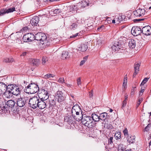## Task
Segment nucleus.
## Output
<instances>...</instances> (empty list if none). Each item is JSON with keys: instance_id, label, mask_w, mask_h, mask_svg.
I'll return each mask as SVG.
<instances>
[{"instance_id": "obj_1", "label": "nucleus", "mask_w": 151, "mask_h": 151, "mask_svg": "<svg viewBox=\"0 0 151 151\" xmlns=\"http://www.w3.org/2000/svg\"><path fill=\"white\" fill-rule=\"evenodd\" d=\"M8 86L13 95L20 96V92L22 89L21 86L15 84H11L8 85Z\"/></svg>"}, {"instance_id": "obj_2", "label": "nucleus", "mask_w": 151, "mask_h": 151, "mask_svg": "<svg viewBox=\"0 0 151 151\" xmlns=\"http://www.w3.org/2000/svg\"><path fill=\"white\" fill-rule=\"evenodd\" d=\"M40 89L37 84L34 83H31L26 88L24 91L28 94H33L38 92Z\"/></svg>"}, {"instance_id": "obj_3", "label": "nucleus", "mask_w": 151, "mask_h": 151, "mask_svg": "<svg viewBox=\"0 0 151 151\" xmlns=\"http://www.w3.org/2000/svg\"><path fill=\"white\" fill-rule=\"evenodd\" d=\"M38 96L39 99L46 100L49 97L47 88H40L38 91Z\"/></svg>"}, {"instance_id": "obj_4", "label": "nucleus", "mask_w": 151, "mask_h": 151, "mask_svg": "<svg viewBox=\"0 0 151 151\" xmlns=\"http://www.w3.org/2000/svg\"><path fill=\"white\" fill-rule=\"evenodd\" d=\"M16 104L15 102L13 100H10L5 102V106H3L1 109L2 112L4 113L7 112L9 108L14 107Z\"/></svg>"}, {"instance_id": "obj_5", "label": "nucleus", "mask_w": 151, "mask_h": 151, "mask_svg": "<svg viewBox=\"0 0 151 151\" xmlns=\"http://www.w3.org/2000/svg\"><path fill=\"white\" fill-rule=\"evenodd\" d=\"M40 99L37 96H34L30 98L29 101V105L32 108L35 109L37 107L38 104Z\"/></svg>"}, {"instance_id": "obj_6", "label": "nucleus", "mask_w": 151, "mask_h": 151, "mask_svg": "<svg viewBox=\"0 0 151 151\" xmlns=\"http://www.w3.org/2000/svg\"><path fill=\"white\" fill-rule=\"evenodd\" d=\"M91 117L89 116H84L82 120V123L85 126L90 127L92 122Z\"/></svg>"}, {"instance_id": "obj_7", "label": "nucleus", "mask_w": 151, "mask_h": 151, "mask_svg": "<svg viewBox=\"0 0 151 151\" xmlns=\"http://www.w3.org/2000/svg\"><path fill=\"white\" fill-rule=\"evenodd\" d=\"M46 38V35L42 32H38L35 36V39L37 41H39L40 43L41 42H42V41L45 40Z\"/></svg>"}, {"instance_id": "obj_8", "label": "nucleus", "mask_w": 151, "mask_h": 151, "mask_svg": "<svg viewBox=\"0 0 151 151\" xmlns=\"http://www.w3.org/2000/svg\"><path fill=\"white\" fill-rule=\"evenodd\" d=\"M132 34L135 36L140 35L142 33L141 28L138 26H133L131 30Z\"/></svg>"}, {"instance_id": "obj_9", "label": "nucleus", "mask_w": 151, "mask_h": 151, "mask_svg": "<svg viewBox=\"0 0 151 151\" xmlns=\"http://www.w3.org/2000/svg\"><path fill=\"white\" fill-rule=\"evenodd\" d=\"M16 104L19 107H23L26 103H27V100L24 98H18L17 99Z\"/></svg>"}, {"instance_id": "obj_10", "label": "nucleus", "mask_w": 151, "mask_h": 151, "mask_svg": "<svg viewBox=\"0 0 151 151\" xmlns=\"http://www.w3.org/2000/svg\"><path fill=\"white\" fill-rule=\"evenodd\" d=\"M61 91H58L56 94V97L57 101L60 103H62L65 100L64 95Z\"/></svg>"}, {"instance_id": "obj_11", "label": "nucleus", "mask_w": 151, "mask_h": 151, "mask_svg": "<svg viewBox=\"0 0 151 151\" xmlns=\"http://www.w3.org/2000/svg\"><path fill=\"white\" fill-rule=\"evenodd\" d=\"M68 9L69 11L71 12V10L75 11H78V10H81L83 9L82 6L81 5V3H78L76 5L70 6Z\"/></svg>"}, {"instance_id": "obj_12", "label": "nucleus", "mask_w": 151, "mask_h": 151, "mask_svg": "<svg viewBox=\"0 0 151 151\" xmlns=\"http://www.w3.org/2000/svg\"><path fill=\"white\" fill-rule=\"evenodd\" d=\"M142 32L145 35H150L151 34V27L149 26L143 27L142 30Z\"/></svg>"}, {"instance_id": "obj_13", "label": "nucleus", "mask_w": 151, "mask_h": 151, "mask_svg": "<svg viewBox=\"0 0 151 151\" xmlns=\"http://www.w3.org/2000/svg\"><path fill=\"white\" fill-rule=\"evenodd\" d=\"M145 11L144 9H139L134 12V14L136 17L142 16L145 14Z\"/></svg>"}, {"instance_id": "obj_14", "label": "nucleus", "mask_w": 151, "mask_h": 151, "mask_svg": "<svg viewBox=\"0 0 151 151\" xmlns=\"http://www.w3.org/2000/svg\"><path fill=\"white\" fill-rule=\"evenodd\" d=\"M38 104L37 107L40 109H44L46 106V101L40 99Z\"/></svg>"}, {"instance_id": "obj_15", "label": "nucleus", "mask_w": 151, "mask_h": 151, "mask_svg": "<svg viewBox=\"0 0 151 151\" xmlns=\"http://www.w3.org/2000/svg\"><path fill=\"white\" fill-rule=\"evenodd\" d=\"M7 87V86L6 84L3 83H0V96L2 95L5 92Z\"/></svg>"}, {"instance_id": "obj_16", "label": "nucleus", "mask_w": 151, "mask_h": 151, "mask_svg": "<svg viewBox=\"0 0 151 151\" xmlns=\"http://www.w3.org/2000/svg\"><path fill=\"white\" fill-rule=\"evenodd\" d=\"M38 17L35 16L30 20V24L33 26H36L39 21Z\"/></svg>"}, {"instance_id": "obj_17", "label": "nucleus", "mask_w": 151, "mask_h": 151, "mask_svg": "<svg viewBox=\"0 0 151 151\" xmlns=\"http://www.w3.org/2000/svg\"><path fill=\"white\" fill-rule=\"evenodd\" d=\"M7 86V89L5 90V92L4 93V96L7 98H10L12 96V93Z\"/></svg>"}, {"instance_id": "obj_18", "label": "nucleus", "mask_w": 151, "mask_h": 151, "mask_svg": "<svg viewBox=\"0 0 151 151\" xmlns=\"http://www.w3.org/2000/svg\"><path fill=\"white\" fill-rule=\"evenodd\" d=\"M50 44H52L50 40H47L45 39V40L42 41V42H41V43L40 44V45H41L42 44L43 47H46L49 46Z\"/></svg>"}, {"instance_id": "obj_19", "label": "nucleus", "mask_w": 151, "mask_h": 151, "mask_svg": "<svg viewBox=\"0 0 151 151\" xmlns=\"http://www.w3.org/2000/svg\"><path fill=\"white\" fill-rule=\"evenodd\" d=\"M30 63L33 66H37L40 63V60L38 59H31L30 60Z\"/></svg>"}, {"instance_id": "obj_20", "label": "nucleus", "mask_w": 151, "mask_h": 151, "mask_svg": "<svg viewBox=\"0 0 151 151\" xmlns=\"http://www.w3.org/2000/svg\"><path fill=\"white\" fill-rule=\"evenodd\" d=\"M136 41L134 39H131L129 40V46L131 49L134 48L136 46Z\"/></svg>"}, {"instance_id": "obj_21", "label": "nucleus", "mask_w": 151, "mask_h": 151, "mask_svg": "<svg viewBox=\"0 0 151 151\" xmlns=\"http://www.w3.org/2000/svg\"><path fill=\"white\" fill-rule=\"evenodd\" d=\"M78 48L79 50L82 52H85L87 50L88 47L86 44L82 43Z\"/></svg>"}, {"instance_id": "obj_22", "label": "nucleus", "mask_w": 151, "mask_h": 151, "mask_svg": "<svg viewBox=\"0 0 151 151\" xmlns=\"http://www.w3.org/2000/svg\"><path fill=\"white\" fill-rule=\"evenodd\" d=\"M69 52L68 51H63L61 54V58L63 59H66L70 57L69 55Z\"/></svg>"}, {"instance_id": "obj_23", "label": "nucleus", "mask_w": 151, "mask_h": 151, "mask_svg": "<svg viewBox=\"0 0 151 151\" xmlns=\"http://www.w3.org/2000/svg\"><path fill=\"white\" fill-rule=\"evenodd\" d=\"M127 142L129 143H132L135 141V136H127L126 137Z\"/></svg>"}, {"instance_id": "obj_24", "label": "nucleus", "mask_w": 151, "mask_h": 151, "mask_svg": "<svg viewBox=\"0 0 151 151\" xmlns=\"http://www.w3.org/2000/svg\"><path fill=\"white\" fill-rule=\"evenodd\" d=\"M73 106V108L76 111V114H79L82 113L80 107L78 104H76Z\"/></svg>"}, {"instance_id": "obj_25", "label": "nucleus", "mask_w": 151, "mask_h": 151, "mask_svg": "<svg viewBox=\"0 0 151 151\" xmlns=\"http://www.w3.org/2000/svg\"><path fill=\"white\" fill-rule=\"evenodd\" d=\"M92 119V120L94 122H98L99 121L100 118L99 116L95 113L92 114H91V117Z\"/></svg>"}, {"instance_id": "obj_26", "label": "nucleus", "mask_w": 151, "mask_h": 151, "mask_svg": "<svg viewBox=\"0 0 151 151\" xmlns=\"http://www.w3.org/2000/svg\"><path fill=\"white\" fill-rule=\"evenodd\" d=\"M83 116L82 113H80L79 114H76L73 117L76 121H80L82 120Z\"/></svg>"}, {"instance_id": "obj_27", "label": "nucleus", "mask_w": 151, "mask_h": 151, "mask_svg": "<svg viewBox=\"0 0 151 151\" xmlns=\"http://www.w3.org/2000/svg\"><path fill=\"white\" fill-rule=\"evenodd\" d=\"M120 47L121 46L119 44L115 43L114 45L111 47V49L113 51H116L120 49Z\"/></svg>"}, {"instance_id": "obj_28", "label": "nucleus", "mask_w": 151, "mask_h": 151, "mask_svg": "<svg viewBox=\"0 0 151 151\" xmlns=\"http://www.w3.org/2000/svg\"><path fill=\"white\" fill-rule=\"evenodd\" d=\"M100 120H104L107 116V114L106 112H103L100 114Z\"/></svg>"}, {"instance_id": "obj_29", "label": "nucleus", "mask_w": 151, "mask_h": 151, "mask_svg": "<svg viewBox=\"0 0 151 151\" xmlns=\"http://www.w3.org/2000/svg\"><path fill=\"white\" fill-rule=\"evenodd\" d=\"M27 35L29 42L35 40V35L32 33H28Z\"/></svg>"}, {"instance_id": "obj_30", "label": "nucleus", "mask_w": 151, "mask_h": 151, "mask_svg": "<svg viewBox=\"0 0 151 151\" xmlns=\"http://www.w3.org/2000/svg\"><path fill=\"white\" fill-rule=\"evenodd\" d=\"M50 41L52 44H55L58 43L60 41V39L59 37L55 38L54 37L51 38L50 39Z\"/></svg>"}, {"instance_id": "obj_31", "label": "nucleus", "mask_w": 151, "mask_h": 151, "mask_svg": "<svg viewBox=\"0 0 151 151\" xmlns=\"http://www.w3.org/2000/svg\"><path fill=\"white\" fill-rule=\"evenodd\" d=\"M136 62L134 64V71L139 72V68L140 66V63H137Z\"/></svg>"}, {"instance_id": "obj_32", "label": "nucleus", "mask_w": 151, "mask_h": 151, "mask_svg": "<svg viewBox=\"0 0 151 151\" xmlns=\"http://www.w3.org/2000/svg\"><path fill=\"white\" fill-rule=\"evenodd\" d=\"M88 0H83L81 2H80L81 6H82L83 9L86 6H88Z\"/></svg>"}, {"instance_id": "obj_33", "label": "nucleus", "mask_w": 151, "mask_h": 151, "mask_svg": "<svg viewBox=\"0 0 151 151\" xmlns=\"http://www.w3.org/2000/svg\"><path fill=\"white\" fill-rule=\"evenodd\" d=\"M72 118L71 116H66L64 118V121L65 122H72Z\"/></svg>"}, {"instance_id": "obj_34", "label": "nucleus", "mask_w": 151, "mask_h": 151, "mask_svg": "<svg viewBox=\"0 0 151 151\" xmlns=\"http://www.w3.org/2000/svg\"><path fill=\"white\" fill-rule=\"evenodd\" d=\"M125 16L123 15L119 16L117 19L116 22L117 23L119 24L123 20H124L125 19Z\"/></svg>"}, {"instance_id": "obj_35", "label": "nucleus", "mask_w": 151, "mask_h": 151, "mask_svg": "<svg viewBox=\"0 0 151 151\" xmlns=\"http://www.w3.org/2000/svg\"><path fill=\"white\" fill-rule=\"evenodd\" d=\"M121 133L119 132H116L114 135L115 139L117 140L120 139L121 137Z\"/></svg>"}, {"instance_id": "obj_36", "label": "nucleus", "mask_w": 151, "mask_h": 151, "mask_svg": "<svg viewBox=\"0 0 151 151\" xmlns=\"http://www.w3.org/2000/svg\"><path fill=\"white\" fill-rule=\"evenodd\" d=\"M78 23H73L70 26V28L71 29L74 30L76 29L77 27Z\"/></svg>"}, {"instance_id": "obj_37", "label": "nucleus", "mask_w": 151, "mask_h": 151, "mask_svg": "<svg viewBox=\"0 0 151 151\" xmlns=\"http://www.w3.org/2000/svg\"><path fill=\"white\" fill-rule=\"evenodd\" d=\"M55 76L53 74H47L45 76L44 78L47 79L50 78H53Z\"/></svg>"}, {"instance_id": "obj_38", "label": "nucleus", "mask_w": 151, "mask_h": 151, "mask_svg": "<svg viewBox=\"0 0 151 151\" xmlns=\"http://www.w3.org/2000/svg\"><path fill=\"white\" fill-rule=\"evenodd\" d=\"M13 61L14 59L12 58H6L4 60V61L6 63H11Z\"/></svg>"}, {"instance_id": "obj_39", "label": "nucleus", "mask_w": 151, "mask_h": 151, "mask_svg": "<svg viewBox=\"0 0 151 151\" xmlns=\"http://www.w3.org/2000/svg\"><path fill=\"white\" fill-rule=\"evenodd\" d=\"M88 58V56H86L84 57L83 60L81 61L80 63V65L81 66L83 65L87 60Z\"/></svg>"}, {"instance_id": "obj_40", "label": "nucleus", "mask_w": 151, "mask_h": 151, "mask_svg": "<svg viewBox=\"0 0 151 151\" xmlns=\"http://www.w3.org/2000/svg\"><path fill=\"white\" fill-rule=\"evenodd\" d=\"M127 76H126L124 77V79L123 81V86L124 87V88H125V86L127 85Z\"/></svg>"}, {"instance_id": "obj_41", "label": "nucleus", "mask_w": 151, "mask_h": 151, "mask_svg": "<svg viewBox=\"0 0 151 151\" xmlns=\"http://www.w3.org/2000/svg\"><path fill=\"white\" fill-rule=\"evenodd\" d=\"M48 60L47 58L46 57H43L42 59V64L43 65H45Z\"/></svg>"}, {"instance_id": "obj_42", "label": "nucleus", "mask_w": 151, "mask_h": 151, "mask_svg": "<svg viewBox=\"0 0 151 151\" xmlns=\"http://www.w3.org/2000/svg\"><path fill=\"white\" fill-rule=\"evenodd\" d=\"M6 13V9L4 8L0 10V16H2Z\"/></svg>"}, {"instance_id": "obj_43", "label": "nucleus", "mask_w": 151, "mask_h": 151, "mask_svg": "<svg viewBox=\"0 0 151 151\" xmlns=\"http://www.w3.org/2000/svg\"><path fill=\"white\" fill-rule=\"evenodd\" d=\"M15 7H13L12 8H10L8 9L7 10H6V13H9L12 12H14V11H15Z\"/></svg>"}, {"instance_id": "obj_44", "label": "nucleus", "mask_w": 151, "mask_h": 151, "mask_svg": "<svg viewBox=\"0 0 151 151\" xmlns=\"http://www.w3.org/2000/svg\"><path fill=\"white\" fill-rule=\"evenodd\" d=\"M105 127H106V128H107V129H111L113 128V127H112V125L110 123H109V124L107 123L106 124H105Z\"/></svg>"}, {"instance_id": "obj_45", "label": "nucleus", "mask_w": 151, "mask_h": 151, "mask_svg": "<svg viewBox=\"0 0 151 151\" xmlns=\"http://www.w3.org/2000/svg\"><path fill=\"white\" fill-rule=\"evenodd\" d=\"M27 37H28L27 36V34H25V35H24L23 37V40L24 42H29V40H28V38H27Z\"/></svg>"}, {"instance_id": "obj_46", "label": "nucleus", "mask_w": 151, "mask_h": 151, "mask_svg": "<svg viewBox=\"0 0 151 151\" xmlns=\"http://www.w3.org/2000/svg\"><path fill=\"white\" fill-rule=\"evenodd\" d=\"M104 29V25H102L100 27H99L97 29V31L99 32H100L102 30Z\"/></svg>"}, {"instance_id": "obj_47", "label": "nucleus", "mask_w": 151, "mask_h": 151, "mask_svg": "<svg viewBox=\"0 0 151 151\" xmlns=\"http://www.w3.org/2000/svg\"><path fill=\"white\" fill-rule=\"evenodd\" d=\"M149 78H144L142 82L140 85H143L145 83L148 81Z\"/></svg>"}, {"instance_id": "obj_48", "label": "nucleus", "mask_w": 151, "mask_h": 151, "mask_svg": "<svg viewBox=\"0 0 151 151\" xmlns=\"http://www.w3.org/2000/svg\"><path fill=\"white\" fill-rule=\"evenodd\" d=\"M123 132L124 135L126 137L129 136L128 130L126 128L123 131Z\"/></svg>"}, {"instance_id": "obj_49", "label": "nucleus", "mask_w": 151, "mask_h": 151, "mask_svg": "<svg viewBox=\"0 0 151 151\" xmlns=\"http://www.w3.org/2000/svg\"><path fill=\"white\" fill-rule=\"evenodd\" d=\"M50 104L52 106H54L55 105V101L54 99L50 100L49 101Z\"/></svg>"}, {"instance_id": "obj_50", "label": "nucleus", "mask_w": 151, "mask_h": 151, "mask_svg": "<svg viewBox=\"0 0 151 151\" xmlns=\"http://www.w3.org/2000/svg\"><path fill=\"white\" fill-rule=\"evenodd\" d=\"M61 12V10L60 9H57L54 10L53 12L55 14H58Z\"/></svg>"}, {"instance_id": "obj_51", "label": "nucleus", "mask_w": 151, "mask_h": 151, "mask_svg": "<svg viewBox=\"0 0 151 151\" xmlns=\"http://www.w3.org/2000/svg\"><path fill=\"white\" fill-rule=\"evenodd\" d=\"M58 82L61 83H65V82H64V78H60L59 79H58Z\"/></svg>"}, {"instance_id": "obj_52", "label": "nucleus", "mask_w": 151, "mask_h": 151, "mask_svg": "<svg viewBox=\"0 0 151 151\" xmlns=\"http://www.w3.org/2000/svg\"><path fill=\"white\" fill-rule=\"evenodd\" d=\"M89 97L90 98H92L93 96V90H91L88 92Z\"/></svg>"}, {"instance_id": "obj_53", "label": "nucleus", "mask_w": 151, "mask_h": 151, "mask_svg": "<svg viewBox=\"0 0 151 151\" xmlns=\"http://www.w3.org/2000/svg\"><path fill=\"white\" fill-rule=\"evenodd\" d=\"M72 115L73 117L75 115V113H76V111L73 108V107L72 109L71 110Z\"/></svg>"}, {"instance_id": "obj_54", "label": "nucleus", "mask_w": 151, "mask_h": 151, "mask_svg": "<svg viewBox=\"0 0 151 151\" xmlns=\"http://www.w3.org/2000/svg\"><path fill=\"white\" fill-rule=\"evenodd\" d=\"M145 19L144 18L141 19H134L133 20V21L134 22H140L141 21H142L144 20Z\"/></svg>"}, {"instance_id": "obj_55", "label": "nucleus", "mask_w": 151, "mask_h": 151, "mask_svg": "<svg viewBox=\"0 0 151 151\" xmlns=\"http://www.w3.org/2000/svg\"><path fill=\"white\" fill-rule=\"evenodd\" d=\"M127 104V102L124 101H123V102L122 103V106L121 107V108L122 109L124 110V107L126 106Z\"/></svg>"}, {"instance_id": "obj_56", "label": "nucleus", "mask_w": 151, "mask_h": 151, "mask_svg": "<svg viewBox=\"0 0 151 151\" xmlns=\"http://www.w3.org/2000/svg\"><path fill=\"white\" fill-rule=\"evenodd\" d=\"M77 81L78 85L79 86V85H81V78H78L77 80Z\"/></svg>"}, {"instance_id": "obj_57", "label": "nucleus", "mask_w": 151, "mask_h": 151, "mask_svg": "<svg viewBox=\"0 0 151 151\" xmlns=\"http://www.w3.org/2000/svg\"><path fill=\"white\" fill-rule=\"evenodd\" d=\"M113 139V137H111L109 139H108L109 144H111L113 143L112 140Z\"/></svg>"}, {"instance_id": "obj_58", "label": "nucleus", "mask_w": 151, "mask_h": 151, "mask_svg": "<svg viewBox=\"0 0 151 151\" xmlns=\"http://www.w3.org/2000/svg\"><path fill=\"white\" fill-rule=\"evenodd\" d=\"M142 101V99H139L138 100V101L137 102V106H138L140 104L141 101Z\"/></svg>"}, {"instance_id": "obj_59", "label": "nucleus", "mask_w": 151, "mask_h": 151, "mask_svg": "<svg viewBox=\"0 0 151 151\" xmlns=\"http://www.w3.org/2000/svg\"><path fill=\"white\" fill-rule=\"evenodd\" d=\"M78 33H77L75 34L74 35H73L72 36H71L70 37V38H75V37H76L78 35Z\"/></svg>"}, {"instance_id": "obj_60", "label": "nucleus", "mask_w": 151, "mask_h": 151, "mask_svg": "<svg viewBox=\"0 0 151 151\" xmlns=\"http://www.w3.org/2000/svg\"><path fill=\"white\" fill-rule=\"evenodd\" d=\"M149 124L147 126L145 127V131L147 132H148V130H149Z\"/></svg>"}, {"instance_id": "obj_61", "label": "nucleus", "mask_w": 151, "mask_h": 151, "mask_svg": "<svg viewBox=\"0 0 151 151\" xmlns=\"http://www.w3.org/2000/svg\"><path fill=\"white\" fill-rule=\"evenodd\" d=\"M65 83L68 87L71 88H73V86L71 84Z\"/></svg>"}, {"instance_id": "obj_62", "label": "nucleus", "mask_w": 151, "mask_h": 151, "mask_svg": "<svg viewBox=\"0 0 151 151\" xmlns=\"http://www.w3.org/2000/svg\"><path fill=\"white\" fill-rule=\"evenodd\" d=\"M139 72H136V71H134V73H133V77H135L136 76V75Z\"/></svg>"}, {"instance_id": "obj_63", "label": "nucleus", "mask_w": 151, "mask_h": 151, "mask_svg": "<svg viewBox=\"0 0 151 151\" xmlns=\"http://www.w3.org/2000/svg\"><path fill=\"white\" fill-rule=\"evenodd\" d=\"M28 29V28L27 27H24L23 28V29L24 30H26Z\"/></svg>"}, {"instance_id": "obj_64", "label": "nucleus", "mask_w": 151, "mask_h": 151, "mask_svg": "<svg viewBox=\"0 0 151 151\" xmlns=\"http://www.w3.org/2000/svg\"><path fill=\"white\" fill-rule=\"evenodd\" d=\"M145 89L144 88L142 89L141 88V90L140 91V93H142L144 91Z\"/></svg>"}]
</instances>
